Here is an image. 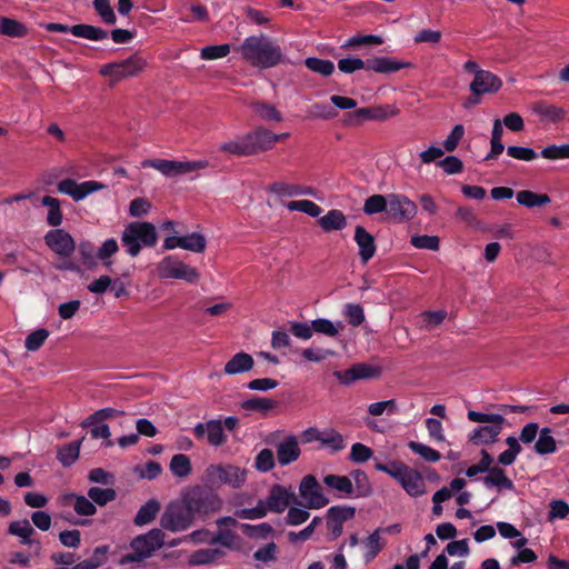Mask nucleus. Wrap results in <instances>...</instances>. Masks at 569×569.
I'll list each match as a JSON object with an SVG mask.
<instances>
[{
    "label": "nucleus",
    "mask_w": 569,
    "mask_h": 569,
    "mask_svg": "<svg viewBox=\"0 0 569 569\" xmlns=\"http://www.w3.org/2000/svg\"><path fill=\"white\" fill-rule=\"evenodd\" d=\"M170 470L179 478L189 476L192 470L189 457L182 453L174 455L170 461Z\"/></svg>",
    "instance_id": "49"
},
{
    "label": "nucleus",
    "mask_w": 569,
    "mask_h": 569,
    "mask_svg": "<svg viewBox=\"0 0 569 569\" xmlns=\"http://www.w3.org/2000/svg\"><path fill=\"white\" fill-rule=\"evenodd\" d=\"M81 443L82 439L71 441L59 448L57 459L63 467H70L77 461L79 458Z\"/></svg>",
    "instance_id": "34"
},
{
    "label": "nucleus",
    "mask_w": 569,
    "mask_h": 569,
    "mask_svg": "<svg viewBox=\"0 0 569 569\" xmlns=\"http://www.w3.org/2000/svg\"><path fill=\"white\" fill-rule=\"evenodd\" d=\"M106 186L96 180H88L78 183L76 180L67 178L58 183L59 192L70 196L74 201L83 200L89 194L104 189Z\"/></svg>",
    "instance_id": "15"
},
{
    "label": "nucleus",
    "mask_w": 569,
    "mask_h": 569,
    "mask_svg": "<svg viewBox=\"0 0 569 569\" xmlns=\"http://www.w3.org/2000/svg\"><path fill=\"white\" fill-rule=\"evenodd\" d=\"M305 66L315 73L323 77H329L335 71V64L330 60H325L316 57H309L305 60Z\"/></svg>",
    "instance_id": "48"
},
{
    "label": "nucleus",
    "mask_w": 569,
    "mask_h": 569,
    "mask_svg": "<svg viewBox=\"0 0 569 569\" xmlns=\"http://www.w3.org/2000/svg\"><path fill=\"white\" fill-rule=\"evenodd\" d=\"M263 501L268 511L276 513L283 512L291 505H300L297 495L292 490L279 483L271 486L269 495Z\"/></svg>",
    "instance_id": "13"
},
{
    "label": "nucleus",
    "mask_w": 569,
    "mask_h": 569,
    "mask_svg": "<svg viewBox=\"0 0 569 569\" xmlns=\"http://www.w3.org/2000/svg\"><path fill=\"white\" fill-rule=\"evenodd\" d=\"M367 70L377 73H393L411 66L410 62L398 61L388 57H373L368 59Z\"/></svg>",
    "instance_id": "23"
},
{
    "label": "nucleus",
    "mask_w": 569,
    "mask_h": 569,
    "mask_svg": "<svg viewBox=\"0 0 569 569\" xmlns=\"http://www.w3.org/2000/svg\"><path fill=\"white\" fill-rule=\"evenodd\" d=\"M207 161H177L167 159H147L141 162L142 168H153L168 178L183 176L207 168Z\"/></svg>",
    "instance_id": "11"
},
{
    "label": "nucleus",
    "mask_w": 569,
    "mask_h": 569,
    "mask_svg": "<svg viewBox=\"0 0 569 569\" xmlns=\"http://www.w3.org/2000/svg\"><path fill=\"white\" fill-rule=\"evenodd\" d=\"M502 87L501 79L488 70L477 71L469 89L473 96L496 93Z\"/></svg>",
    "instance_id": "19"
},
{
    "label": "nucleus",
    "mask_w": 569,
    "mask_h": 569,
    "mask_svg": "<svg viewBox=\"0 0 569 569\" xmlns=\"http://www.w3.org/2000/svg\"><path fill=\"white\" fill-rule=\"evenodd\" d=\"M76 249H78L81 261L88 269H92L97 266V249L93 242L90 240H81Z\"/></svg>",
    "instance_id": "41"
},
{
    "label": "nucleus",
    "mask_w": 569,
    "mask_h": 569,
    "mask_svg": "<svg viewBox=\"0 0 569 569\" xmlns=\"http://www.w3.org/2000/svg\"><path fill=\"white\" fill-rule=\"evenodd\" d=\"M161 509L160 502L156 499L148 500L144 505H142L134 519L133 522L136 526H144L150 523L153 519H156L157 515Z\"/></svg>",
    "instance_id": "32"
},
{
    "label": "nucleus",
    "mask_w": 569,
    "mask_h": 569,
    "mask_svg": "<svg viewBox=\"0 0 569 569\" xmlns=\"http://www.w3.org/2000/svg\"><path fill=\"white\" fill-rule=\"evenodd\" d=\"M8 533L20 538V543L26 546L37 545V551L40 550V541L31 539L34 529L28 519L11 521L8 526Z\"/></svg>",
    "instance_id": "24"
},
{
    "label": "nucleus",
    "mask_w": 569,
    "mask_h": 569,
    "mask_svg": "<svg viewBox=\"0 0 569 569\" xmlns=\"http://www.w3.org/2000/svg\"><path fill=\"white\" fill-rule=\"evenodd\" d=\"M239 52L247 62L259 69L273 68L284 59L280 46L263 33L247 37L239 47Z\"/></svg>",
    "instance_id": "2"
},
{
    "label": "nucleus",
    "mask_w": 569,
    "mask_h": 569,
    "mask_svg": "<svg viewBox=\"0 0 569 569\" xmlns=\"http://www.w3.org/2000/svg\"><path fill=\"white\" fill-rule=\"evenodd\" d=\"M355 515L356 508L350 506H332L327 510L326 523L332 540L341 536L343 523Z\"/></svg>",
    "instance_id": "17"
},
{
    "label": "nucleus",
    "mask_w": 569,
    "mask_h": 569,
    "mask_svg": "<svg viewBox=\"0 0 569 569\" xmlns=\"http://www.w3.org/2000/svg\"><path fill=\"white\" fill-rule=\"evenodd\" d=\"M320 443L330 448L332 453L342 451L346 448L343 436L335 429H326L321 432Z\"/></svg>",
    "instance_id": "37"
},
{
    "label": "nucleus",
    "mask_w": 569,
    "mask_h": 569,
    "mask_svg": "<svg viewBox=\"0 0 569 569\" xmlns=\"http://www.w3.org/2000/svg\"><path fill=\"white\" fill-rule=\"evenodd\" d=\"M119 251V244L114 238H109L102 242L97 249V258L106 268L110 269L112 266L111 257Z\"/></svg>",
    "instance_id": "40"
},
{
    "label": "nucleus",
    "mask_w": 569,
    "mask_h": 569,
    "mask_svg": "<svg viewBox=\"0 0 569 569\" xmlns=\"http://www.w3.org/2000/svg\"><path fill=\"white\" fill-rule=\"evenodd\" d=\"M263 500H259L253 508H242L234 511V517L239 519H261L267 516L268 509Z\"/></svg>",
    "instance_id": "56"
},
{
    "label": "nucleus",
    "mask_w": 569,
    "mask_h": 569,
    "mask_svg": "<svg viewBox=\"0 0 569 569\" xmlns=\"http://www.w3.org/2000/svg\"><path fill=\"white\" fill-rule=\"evenodd\" d=\"M342 315L352 327H359L366 320L363 308L358 303H346Z\"/></svg>",
    "instance_id": "54"
},
{
    "label": "nucleus",
    "mask_w": 569,
    "mask_h": 569,
    "mask_svg": "<svg viewBox=\"0 0 569 569\" xmlns=\"http://www.w3.org/2000/svg\"><path fill=\"white\" fill-rule=\"evenodd\" d=\"M355 241L359 247V256L363 263L372 259L377 251L375 238L365 227L357 226L355 229Z\"/></svg>",
    "instance_id": "20"
},
{
    "label": "nucleus",
    "mask_w": 569,
    "mask_h": 569,
    "mask_svg": "<svg viewBox=\"0 0 569 569\" xmlns=\"http://www.w3.org/2000/svg\"><path fill=\"white\" fill-rule=\"evenodd\" d=\"M41 203L48 207L47 223L54 229L58 228L63 220V214L60 208V201L51 196H44L41 199Z\"/></svg>",
    "instance_id": "35"
},
{
    "label": "nucleus",
    "mask_w": 569,
    "mask_h": 569,
    "mask_svg": "<svg viewBox=\"0 0 569 569\" xmlns=\"http://www.w3.org/2000/svg\"><path fill=\"white\" fill-rule=\"evenodd\" d=\"M277 406V401L269 398L253 397L242 402L241 407L248 411L267 412Z\"/></svg>",
    "instance_id": "52"
},
{
    "label": "nucleus",
    "mask_w": 569,
    "mask_h": 569,
    "mask_svg": "<svg viewBox=\"0 0 569 569\" xmlns=\"http://www.w3.org/2000/svg\"><path fill=\"white\" fill-rule=\"evenodd\" d=\"M240 529L244 536L252 539H267L273 533V528L267 522L260 525L241 523Z\"/></svg>",
    "instance_id": "45"
},
{
    "label": "nucleus",
    "mask_w": 569,
    "mask_h": 569,
    "mask_svg": "<svg viewBox=\"0 0 569 569\" xmlns=\"http://www.w3.org/2000/svg\"><path fill=\"white\" fill-rule=\"evenodd\" d=\"M27 31L26 26L18 20L6 17L0 19V33L4 36L21 38L27 34Z\"/></svg>",
    "instance_id": "44"
},
{
    "label": "nucleus",
    "mask_w": 569,
    "mask_h": 569,
    "mask_svg": "<svg viewBox=\"0 0 569 569\" xmlns=\"http://www.w3.org/2000/svg\"><path fill=\"white\" fill-rule=\"evenodd\" d=\"M517 201L526 208H535L548 204L551 199L547 193H537L531 190H521L517 193Z\"/></svg>",
    "instance_id": "36"
},
{
    "label": "nucleus",
    "mask_w": 569,
    "mask_h": 569,
    "mask_svg": "<svg viewBox=\"0 0 569 569\" xmlns=\"http://www.w3.org/2000/svg\"><path fill=\"white\" fill-rule=\"evenodd\" d=\"M387 212L397 221H409L417 214L418 207L405 194L390 193Z\"/></svg>",
    "instance_id": "16"
},
{
    "label": "nucleus",
    "mask_w": 569,
    "mask_h": 569,
    "mask_svg": "<svg viewBox=\"0 0 569 569\" xmlns=\"http://www.w3.org/2000/svg\"><path fill=\"white\" fill-rule=\"evenodd\" d=\"M380 533H381V528H378L365 541V545L368 549V551L365 556L367 562L375 559L383 548V545L380 542Z\"/></svg>",
    "instance_id": "59"
},
{
    "label": "nucleus",
    "mask_w": 569,
    "mask_h": 569,
    "mask_svg": "<svg viewBox=\"0 0 569 569\" xmlns=\"http://www.w3.org/2000/svg\"><path fill=\"white\" fill-rule=\"evenodd\" d=\"M323 482L341 493L351 496L355 492V486L351 479L347 476L327 475L323 478Z\"/></svg>",
    "instance_id": "39"
},
{
    "label": "nucleus",
    "mask_w": 569,
    "mask_h": 569,
    "mask_svg": "<svg viewBox=\"0 0 569 569\" xmlns=\"http://www.w3.org/2000/svg\"><path fill=\"white\" fill-rule=\"evenodd\" d=\"M301 450L296 436H288L277 447V458L280 466H288L299 459Z\"/></svg>",
    "instance_id": "21"
},
{
    "label": "nucleus",
    "mask_w": 569,
    "mask_h": 569,
    "mask_svg": "<svg viewBox=\"0 0 569 569\" xmlns=\"http://www.w3.org/2000/svg\"><path fill=\"white\" fill-rule=\"evenodd\" d=\"M146 66V59L139 53H133L124 60L103 64L100 74L110 78L111 84H114L122 79L138 76Z\"/></svg>",
    "instance_id": "9"
},
{
    "label": "nucleus",
    "mask_w": 569,
    "mask_h": 569,
    "mask_svg": "<svg viewBox=\"0 0 569 569\" xmlns=\"http://www.w3.org/2000/svg\"><path fill=\"white\" fill-rule=\"evenodd\" d=\"M541 157L552 161L569 159V144H549L541 150Z\"/></svg>",
    "instance_id": "63"
},
{
    "label": "nucleus",
    "mask_w": 569,
    "mask_h": 569,
    "mask_svg": "<svg viewBox=\"0 0 569 569\" xmlns=\"http://www.w3.org/2000/svg\"><path fill=\"white\" fill-rule=\"evenodd\" d=\"M376 469L397 480L410 497H420L426 493V483L422 475L401 461L390 463H376Z\"/></svg>",
    "instance_id": "5"
},
{
    "label": "nucleus",
    "mask_w": 569,
    "mask_h": 569,
    "mask_svg": "<svg viewBox=\"0 0 569 569\" xmlns=\"http://www.w3.org/2000/svg\"><path fill=\"white\" fill-rule=\"evenodd\" d=\"M369 120H372V107L359 108L343 114V123L348 127H358Z\"/></svg>",
    "instance_id": "46"
},
{
    "label": "nucleus",
    "mask_w": 569,
    "mask_h": 569,
    "mask_svg": "<svg viewBox=\"0 0 569 569\" xmlns=\"http://www.w3.org/2000/svg\"><path fill=\"white\" fill-rule=\"evenodd\" d=\"M388 207V194L385 197L382 194H373L366 199L363 206V212L366 214H376L387 211Z\"/></svg>",
    "instance_id": "51"
},
{
    "label": "nucleus",
    "mask_w": 569,
    "mask_h": 569,
    "mask_svg": "<svg viewBox=\"0 0 569 569\" xmlns=\"http://www.w3.org/2000/svg\"><path fill=\"white\" fill-rule=\"evenodd\" d=\"M319 226L323 231H340L347 226V218L341 210L331 209L318 220Z\"/></svg>",
    "instance_id": "29"
},
{
    "label": "nucleus",
    "mask_w": 569,
    "mask_h": 569,
    "mask_svg": "<svg viewBox=\"0 0 569 569\" xmlns=\"http://www.w3.org/2000/svg\"><path fill=\"white\" fill-rule=\"evenodd\" d=\"M123 413L124 412L122 410H118L114 408H110V407L102 408V409L94 411L89 417H87L84 419V421L82 422V427L98 425L100 422H103L104 420L113 419L119 416H122Z\"/></svg>",
    "instance_id": "43"
},
{
    "label": "nucleus",
    "mask_w": 569,
    "mask_h": 569,
    "mask_svg": "<svg viewBox=\"0 0 569 569\" xmlns=\"http://www.w3.org/2000/svg\"><path fill=\"white\" fill-rule=\"evenodd\" d=\"M482 482L487 488L497 487L499 490H512L515 488L512 480L507 477L506 471L500 466H492L488 475L482 478Z\"/></svg>",
    "instance_id": "28"
},
{
    "label": "nucleus",
    "mask_w": 569,
    "mask_h": 569,
    "mask_svg": "<svg viewBox=\"0 0 569 569\" xmlns=\"http://www.w3.org/2000/svg\"><path fill=\"white\" fill-rule=\"evenodd\" d=\"M206 480L211 486L240 488L247 480V470L233 465H211L206 469Z\"/></svg>",
    "instance_id": "10"
},
{
    "label": "nucleus",
    "mask_w": 569,
    "mask_h": 569,
    "mask_svg": "<svg viewBox=\"0 0 569 569\" xmlns=\"http://www.w3.org/2000/svg\"><path fill=\"white\" fill-rule=\"evenodd\" d=\"M410 243L418 249L439 250L440 239L437 236L417 234L412 236Z\"/></svg>",
    "instance_id": "62"
},
{
    "label": "nucleus",
    "mask_w": 569,
    "mask_h": 569,
    "mask_svg": "<svg viewBox=\"0 0 569 569\" xmlns=\"http://www.w3.org/2000/svg\"><path fill=\"white\" fill-rule=\"evenodd\" d=\"M274 466V455L271 449H262L254 458L253 467L260 472H269Z\"/></svg>",
    "instance_id": "53"
},
{
    "label": "nucleus",
    "mask_w": 569,
    "mask_h": 569,
    "mask_svg": "<svg viewBox=\"0 0 569 569\" xmlns=\"http://www.w3.org/2000/svg\"><path fill=\"white\" fill-rule=\"evenodd\" d=\"M480 455H481V458H480L479 462L470 466L466 470L467 477L473 478L479 473L489 472V470L491 469L492 462H493V457L485 449L481 450Z\"/></svg>",
    "instance_id": "55"
},
{
    "label": "nucleus",
    "mask_w": 569,
    "mask_h": 569,
    "mask_svg": "<svg viewBox=\"0 0 569 569\" xmlns=\"http://www.w3.org/2000/svg\"><path fill=\"white\" fill-rule=\"evenodd\" d=\"M535 451L538 455L545 456L557 451V442L551 436L550 428H542L539 432L538 440L535 443Z\"/></svg>",
    "instance_id": "38"
},
{
    "label": "nucleus",
    "mask_w": 569,
    "mask_h": 569,
    "mask_svg": "<svg viewBox=\"0 0 569 569\" xmlns=\"http://www.w3.org/2000/svg\"><path fill=\"white\" fill-rule=\"evenodd\" d=\"M198 521L184 496L171 501L160 518L161 528L171 532L186 531Z\"/></svg>",
    "instance_id": "8"
},
{
    "label": "nucleus",
    "mask_w": 569,
    "mask_h": 569,
    "mask_svg": "<svg viewBox=\"0 0 569 569\" xmlns=\"http://www.w3.org/2000/svg\"><path fill=\"white\" fill-rule=\"evenodd\" d=\"M408 447L411 451L421 456L426 461L437 462L441 459L440 452L430 448L427 445L416 442V441H410L408 443Z\"/></svg>",
    "instance_id": "58"
},
{
    "label": "nucleus",
    "mask_w": 569,
    "mask_h": 569,
    "mask_svg": "<svg viewBox=\"0 0 569 569\" xmlns=\"http://www.w3.org/2000/svg\"><path fill=\"white\" fill-rule=\"evenodd\" d=\"M288 137V132L277 134L264 127H257L243 136L222 142L219 150L230 156L249 157L272 149L277 142Z\"/></svg>",
    "instance_id": "1"
},
{
    "label": "nucleus",
    "mask_w": 569,
    "mask_h": 569,
    "mask_svg": "<svg viewBox=\"0 0 569 569\" xmlns=\"http://www.w3.org/2000/svg\"><path fill=\"white\" fill-rule=\"evenodd\" d=\"M367 63L368 59L362 60L358 57H348L338 61V69L343 73L350 74L358 70H367Z\"/></svg>",
    "instance_id": "60"
},
{
    "label": "nucleus",
    "mask_w": 569,
    "mask_h": 569,
    "mask_svg": "<svg viewBox=\"0 0 569 569\" xmlns=\"http://www.w3.org/2000/svg\"><path fill=\"white\" fill-rule=\"evenodd\" d=\"M88 497L92 500L93 505L102 507L113 501L117 498V492L113 488L91 487L88 490Z\"/></svg>",
    "instance_id": "47"
},
{
    "label": "nucleus",
    "mask_w": 569,
    "mask_h": 569,
    "mask_svg": "<svg viewBox=\"0 0 569 569\" xmlns=\"http://www.w3.org/2000/svg\"><path fill=\"white\" fill-rule=\"evenodd\" d=\"M161 278L181 279L189 283L198 281L200 274L196 268L186 264L173 256L164 257L159 263Z\"/></svg>",
    "instance_id": "12"
},
{
    "label": "nucleus",
    "mask_w": 569,
    "mask_h": 569,
    "mask_svg": "<svg viewBox=\"0 0 569 569\" xmlns=\"http://www.w3.org/2000/svg\"><path fill=\"white\" fill-rule=\"evenodd\" d=\"M351 477L353 478L356 482V496L357 497H368L371 495V486L368 479V476L362 470H353L351 473Z\"/></svg>",
    "instance_id": "61"
},
{
    "label": "nucleus",
    "mask_w": 569,
    "mask_h": 569,
    "mask_svg": "<svg viewBox=\"0 0 569 569\" xmlns=\"http://www.w3.org/2000/svg\"><path fill=\"white\" fill-rule=\"evenodd\" d=\"M250 108L254 114L266 121H282L281 112L271 103L263 101H253Z\"/></svg>",
    "instance_id": "33"
},
{
    "label": "nucleus",
    "mask_w": 569,
    "mask_h": 569,
    "mask_svg": "<svg viewBox=\"0 0 569 569\" xmlns=\"http://www.w3.org/2000/svg\"><path fill=\"white\" fill-rule=\"evenodd\" d=\"M49 337V331L47 329H38L32 331L27 336L24 341V347L29 351H37L42 347L47 338Z\"/></svg>",
    "instance_id": "64"
},
{
    "label": "nucleus",
    "mask_w": 569,
    "mask_h": 569,
    "mask_svg": "<svg viewBox=\"0 0 569 569\" xmlns=\"http://www.w3.org/2000/svg\"><path fill=\"white\" fill-rule=\"evenodd\" d=\"M254 360L251 355L247 352L236 353L226 365L224 373L229 376L244 373L253 368Z\"/></svg>",
    "instance_id": "26"
},
{
    "label": "nucleus",
    "mask_w": 569,
    "mask_h": 569,
    "mask_svg": "<svg viewBox=\"0 0 569 569\" xmlns=\"http://www.w3.org/2000/svg\"><path fill=\"white\" fill-rule=\"evenodd\" d=\"M193 435L198 440L207 438L208 443L213 447H220L227 441L222 421L217 419H211L206 423H197L193 428Z\"/></svg>",
    "instance_id": "18"
},
{
    "label": "nucleus",
    "mask_w": 569,
    "mask_h": 569,
    "mask_svg": "<svg viewBox=\"0 0 569 569\" xmlns=\"http://www.w3.org/2000/svg\"><path fill=\"white\" fill-rule=\"evenodd\" d=\"M501 431L502 425L479 426L468 435V440L475 446L492 445Z\"/></svg>",
    "instance_id": "22"
},
{
    "label": "nucleus",
    "mask_w": 569,
    "mask_h": 569,
    "mask_svg": "<svg viewBox=\"0 0 569 569\" xmlns=\"http://www.w3.org/2000/svg\"><path fill=\"white\" fill-rule=\"evenodd\" d=\"M157 242V229L148 221H132L124 227L121 234V243L130 257L139 256L143 247L153 248Z\"/></svg>",
    "instance_id": "4"
},
{
    "label": "nucleus",
    "mask_w": 569,
    "mask_h": 569,
    "mask_svg": "<svg viewBox=\"0 0 569 569\" xmlns=\"http://www.w3.org/2000/svg\"><path fill=\"white\" fill-rule=\"evenodd\" d=\"M64 501L72 505L74 511L80 516H93L97 512V507L89 497L68 493L64 496Z\"/></svg>",
    "instance_id": "31"
},
{
    "label": "nucleus",
    "mask_w": 569,
    "mask_h": 569,
    "mask_svg": "<svg viewBox=\"0 0 569 569\" xmlns=\"http://www.w3.org/2000/svg\"><path fill=\"white\" fill-rule=\"evenodd\" d=\"M164 538V532L159 528H153L147 533L134 537L130 542L132 552L123 555L120 558L119 563H136L150 558L158 549L163 547Z\"/></svg>",
    "instance_id": "6"
},
{
    "label": "nucleus",
    "mask_w": 569,
    "mask_h": 569,
    "mask_svg": "<svg viewBox=\"0 0 569 569\" xmlns=\"http://www.w3.org/2000/svg\"><path fill=\"white\" fill-rule=\"evenodd\" d=\"M70 33L74 37L91 41H101L107 39L109 36L107 30L86 23L71 26Z\"/></svg>",
    "instance_id": "30"
},
{
    "label": "nucleus",
    "mask_w": 569,
    "mask_h": 569,
    "mask_svg": "<svg viewBox=\"0 0 569 569\" xmlns=\"http://www.w3.org/2000/svg\"><path fill=\"white\" fill-rule=\"evenodd\" d=\"M183 249L192 252L200 253L204 251L207 246V240L204 236L198 232H192L190 234L181 237Z\"/></svg>",
    "instance_id": "57"
},
{
    "label": "nucleus",
    "mask_w": 569,
    "mask_h": 569,
    "mask_svg": "<svg viewBox=\"0 0 569 569\" xmlns=\"http://www.w3.org/2000/svg\"><path fill=\"white\" fill-rule=\"evenodd\" d=\"M270 191L280 197L316 196V190L312 187L286 182H273L270 186Z\"/></svg>",
    "instance_id": "27"
},
{
    "label": "nucleus",
    "mask_w": 569,
    "mask_h": 569,
    "mask_svg": "<svg viewBox=\"0 0 569 569\" xmlns=\"http://www.w3.org/2000/svg\"><path fill=\"white\" fill-rule=\"evenodd\" d=\"M182 495L188 501L198 521L206 522L218 513L223 506L219 493L209 486L196 485L187 488Z\"/></svg>",
    "instance_id": "3"
},
{
    "label": "nucleus",
    "mask_w": 569,
    "mask_h": 569,
    "mask_svg": "<svg viewBox=\"0 0 569 569\" xmlns=\"http://www.w3.org/2000/svg\"><path fill=\"white\" fill-rule=\"evenodd\" d=\"M290 211H300L312 218L321 214L322 208L311 200H293L287 204Z\"/></svg>",
    "instance_id": "50"
},
{
    "label": "nucleus",
    "mask_w": 569,
    "mask_h": 569,
    "mask_svg": "<svg viewBox=\"0 0 569 569\" xmlns=\"http://www.w3.org/2000/svg\"><path fill=\"white\" fill-rule=\"evenodd\" d=\"M47 247L61 258H64L56 266L63 271L80 272V266L69 258L73 254L77 243L73 237L63 229H51L44 236Z\"/></svg>",
    "instance_id": "7"
},
{
    "label": "nucleus",
    "mask_w": 569,
    "mask_h": 569,
    "mask_svg": "<svg viewBox=\"0 0 569 569\" xmlns=\"http://www.w3.org/2000/svg\"><path fill=\"white\" fill-rule=\"evenodd\" d=\"M222 556L223 552L219 549H199L190 556L189 563L191 566L209 565Z\"/></svg>",
    "instance_id": "42"
},
{
    "label": "nucleus",
    "mask_w": 569,
    "mask_h": 569,
    "mask_svg": "<svg viewBox=\"0 0 569 569\" xmlns=\"http://www.w3.org/2000/svg\"><path fill=\"white\" fill-rule=\"evenodd\" d=\"M532 112L542 121L558 122L565 119L566 110L549 103L546 100H539L531 106Z\"/></svg>",
    "instance_id": "25"
},
{
    "label": "nucleus",
    "mask_w": 569,
    "mask_h": 569,
    "mask_svg": "<svg viewBox=\"0 0 569 569\" xmlns=\"http://www.w3.org/2000/svg\"><path fill=\"white\" fill-rule=\"evenodd\" d=\"M301 498L306 500L308 509H320L329 503V499L322 493V488L312 475L305 476L299 486Z\"/></svg>",
    "instance_id": "14"
}]
</instances>
